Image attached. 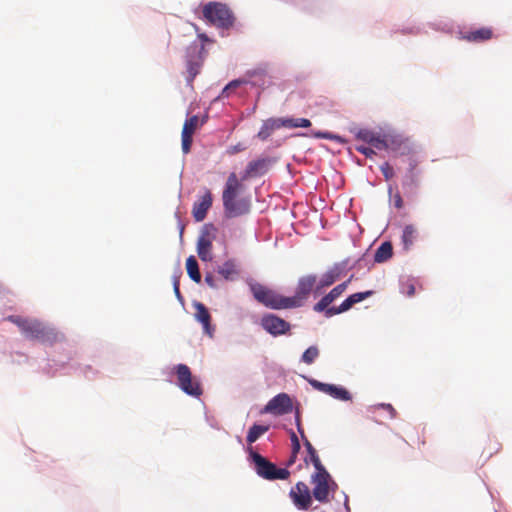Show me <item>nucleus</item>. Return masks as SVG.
I'll return each instance as SVG.
<instances>
[{"instance_id":"obj_1","label":"nucleus","mask_w":512,"mask_h":512,"mask_svg":"<svg viewBox=\"0 0 512 512\" xmlns=\"http://www.w3.org/2000/svg\"><path fill=\"white\" fill-rule=\"evenodd\" d=\"M241 188L242 184L236 173H230L222 194L225 214L229 218L238 217L247 214L250 211V201L246 198L237 197Z\"/></svg>"},{"instance_id":"obj_2","label":"nucleus","mask_w":512,"mask_h":512,"mask_svg":"<svg viewBox=\"0 0 512 512\" xmlns=\"http://www.w3.org/2000/svg\"><path fill=\"white\" fill-rule=\"evenodd\" d=\"M6 320L17 325L21 333L29 339L42 343H54L58 339L57 332L37 319L9 315Z\"/></svg>"},{"instance_id":"obj_3","label":"nucleus","mask_w":512,"mask_h":512,"mask_svg":"<svg viewBox=\"0 0 512 512\" xmlns=\"http://www.w3.org/2000/svg\"><path fill=\"white\" fill-rule=\"evenodd\" d=\"M250 291L253 297L265 307L275 310L290 309L288 297L283 296L276 291L260 283L250 284Z\"/></svg>"},{"instance_id":"obj_4","label":"nucleus","mask_w":512,"mask_h":512,"mask_svg":"<svg viewBox=\"0 0 512 512\" xmlns=\"http://www.w3.org/2000/svg\"><path fill=\"white\" fill-rule=\"evenodd\" d=\"M311 484L313 485V497L321 503L329 502L330 493H334L338 487L325 467L317 469L311 475Z\"/></svg>"},{"instance_id":"obj_5","label":"nucleus","mask_w":512,"mask_h":512,"mask_svg":"<svg viewBox=\"0 0 512 512\" xmlns=\"http://www.w3.org/2000/svg\"><path fill=\"white\" fill-rule=\"evenodd\" d=\"M203 18L219 28H229L234 23V15L227 5L209 2L203 6Z\"/></svg>"},{"instance_id":"obj_6","label":"nucleus","mask_w":512,"mask_h":512,"mask_svg":"<svg viewBox=\"0 0 512 512\" xmlns=\"http://www.w3.org/2000/svg\"><path fill=\"white\" fill-rule=\"evenodd\" d=\"M250 457L255 465L256 473L267 480H285L290 472L285 468H277L275 464L267 460L257 452L251 451Z\"/></svg>"},{"instance_id":"obj_7","label":"nucleus","mask_w":512,"mask_h":512,"mask_svg":"<svg viewBox=\"0 0 512 512\" xmlns=\"http://www.w3.org/2000/svg\"><path fill=\"white\" fill-rule=\"evenodd\" d=\"M177 383L180 389L187 395L199 397L202 395L203 390L200 382L191 373L190 368L185 364H178L174 368Z\"/></svg>"},{"instance_id":"obj_8","label":"nucleus","mask_w":512,"mask_h":512,"mask_svg":"<svg viewBox=\"0 0 512 512\" xmlns=\"http://www.w3.org/2000/svg\"><path fill=\"white\" fill-rule=\"evenodd\" d=\"M317 277L316 275H306L300 277L296 286L295 295L288 297L289 307L296 308L303 305L307 300L313 289H316Z\"/></svg>"},{"instance_id":"obj_9","label":"nucleus","mask_w":512,"mask_h":512,"mask_svg":"<svg viewBox=\"0 0 512 512\" xmlns=\"http://www.w3.org/2000/svg\"><path fill=\"white\" fill-rule=\"evenodd\" d=\"M203 50V47L198 49L197 46H191L188 48L186 59V81L190 86H192L193 80L200 73L203 64Z\"/></svg>"},{"instance_id":"obj_10","label":"nucleus","mask_w":512,"mask_h":512,"mask_svg":"<svg viewBox=\"0 0 512 512\" xmlns=\"http://www.w3.org/2000/svg\"><path fill=\"white\" fill-rule=\"evenodd\" d=\"M289 496L299 510H308L312 504L311 491L306 483L300 481L297 482L294 487L291 488Z\"/></svg>"},{"instance_id":"obj_11","label":"nucleus","mask_w":512,"mask_h":512,"mask_svg":"<svg viewBox=\"0 0 512 512\" xmlns=\"http://www.w3.org/2000/svg\"><path fill=\"white\" fill-rule=\"evenodd\" d=\"M260 324L266 332L275 337L286 334L291 328L290 323L274 314L264 315Z\"/></svg>"},{"instance_id":"obj_12","label":"nucleus","mask_w":512,"mask_h":512,"mask_svg":"<svg viewBox=\"0 0 512 512\" xmlns=\"http://www.w3.org/2000/svg\"><path fill=\"white\" fill-rule=\"evenodd\" d=\"M293 409L291 398L286 393H280L273 397L263 408L261 413L284 415Z\"/></svg>"},{"instance_id":"obj_13","label":"nucleus","mask_w":512,"mask_h":512,"mask_svg":"<svg viewBox=\"0 0 512 512\" xmlns=\"http://www.w3.org/2000/svg\"><path fill=\"white\" fill-rule=\"evenodd\" d=\"M199 124V118L196 115H193L186 119L184 122L181 139H182V151L184 154H188L191 150V145L193 142V134L196 131Z\"/></svg>"},{"instance_id":"obj_14","label":"nucleus","mask_w":512,"mask_h":512,"mask_svg":"<svg viewBox=\"0 0 512 512\" xmlns=\"http://www.w3.org/2000/svg\"><path fill=\"white\" fill-rule=\"evenodd\" d=\"M342 264L336 263L331 268H329L317 282L316 293H319L322 289L327 288L334 284L343 273Z\"/></svg>"},{"instance_id":"obj_15","label":"nucleus","mask_w":512,"mask_h":512,"mask_svg":"<svg viewBox=\"0 0 512 512\" xmlns=\"http://www.w3.org/2000/svg\"><path fill=\"white\" fill-rule=\"evenodd\" d=\"M212 201L211 192L206 190L200 199L194 203L192 214L197 222H201L206 218L207 212L212 206Z\"/></svg>"},{"instance_id":"obj_16","label":"nucleus","mask_w":512,"mask_h":512,"mask_svg":"<svg viewBox=\"0 0 512 512\" xmlns=\"http://www.w3.org/2000/svg\"><path fill=\"white\" fill-rule=\"evenodd\" d=\"M267 169H268V160L267 159L261 158V159L250 161L246 166V169L242 176V180L261 176L266 173Z\"/></svg>"},{"instance_id":"obj_17","label":"nucleus","mask_w":512,"mask_h":512,"mask_svg":"<svg viewBox=\"0 0 512 512\" xmlns=\"http://www.w3.org/2000/svg\"><path fill=\"white\" fill-rule=\"evenodd\" d=\"M493 30L489 27H481L479 29L462 33L461 38L468 42H484L492 39Z\"/></svg>"},{"instance_id":"obj_18","label":"nucleus","mask_w":512,"mask_h":512,"mask_svg":"<svg viewBox=\"0 0 512 512\" xmlns=\"http://www.w3.org/2000/svg\"><path fill=\"white\" fill-rule=\"evenodd\" d=\"M298 431L301 435V438L304 440V445L308 452V457L305 459L306 462L311 461L313 466L315 467V470L324 468L323 464L321 463V460L315 450V448L312 446L310 441L306 438L303 429L301 428L300 422L297 423Z\"/></svg>"},{"instance_id":"obj_19","label":"nucleus","mask_w":512,"mask_h":512,"mask_svg":"<svg viewBox=\"0 0 512 512\" xmlns=\"http://www.w3.org/2000/svg\"><path fill=\"white\" fill-rule=\"evenodd\" d=\"M195 318L199 321L204 328V331L211 335V316L206 306L200 302L194 304Z\"/></svg>"},{"instance_id":"obj_20","label":"nucleus","mask_w":512,"mask_h":512,"mask_svg":"<svg viewBox=\"0 0 512 512\" xmlns=\"http://www.w3.org/2000/svg\"><path fill=\"white\" fill-rule=\"evenodd\" d=\"M395 143L396 141L393 136L376 133L369 145L378 150H386L391 148Z\"/></svg>"},{"instance_id":"obj_21","label":"nucleus","mask_w":512,"mask_h":512,"mask_svg":"<svg viewBox=\"0 0 512 512\" xmlns=\"http://www.w3.org/2000/svg\"><path fill=\"white\" fill-rule=\"evenodd\" d=\"M212 242L208 237H200L197 243V253L202 261L212 260Z\"/></svg>"},{"instance_id":"obj_22","label":"nucleus","mask_w":512,"mask_h":512,"mask_svg":"<svg viewBox=\"0 0 512 512\" xmlns=\"http://www.w3.org/2000/svg\"><path fill=\"white\" fill-rule=\"evenodd\" d=\"M324 393L330 395L331 397L342 400V401H349L351 400V394L348 390L341 386H336L333 384H327L324 390Z\"/></svg>"},{"instance_id":"obj_23","label":"nucleus","mask_w":512,"mask_h":512,"mask_svg":"<svg viewBox=\"0 0 512 512\" xmlns=\"http://www.w3.org/2000/svg\"><path fill=\"white\" fill-rule=\"evenodd\" d=\"M393 255L392 244L388 241L383 242L376 250L374 255V261L377 263H383L390 259Z\"/></svg>"},{"instance_id":"obj_24","label":"nucleus","mask_w":512,"mask_h":512,"mask_svg":"<svg viewBox=\"0 0 512 512\" xmlns=\"http://www.w3.org/2000/svg\"><path fill=\"white\" fill-rule=\"evenodd\" d=\"M417 238V229L414 225H406L403 229L402 244L405 250H409Z\"/></svg>"},{"instance_id":"obj_25","label":"nucleus","mask_w":512,"mask_h":512,"mask_svg":"<svg viewBox=\"0 0 512 512\" xmlns=\"http://www.w3.org/2000/svg\"><path fill=\"white\" fill-rule=\"evenodd\" d=\"M186 270L188 276L196 283L201 281V274L196 258L191 255L186 260Z\"/></svg>"},{"instance_id":"obj_26","label":"nucleus","mask_w":512,"mask_h":512,"mask_svg":"<svg viewBox=\"0 0 512 512\" xmlns=\"http://www.w3.org/2000/svg\"><path fill=\"white\" fill-rule=\"evenodd\" d=\"M419 184L418 174L415 171V165H411L408 173L403 180V188L412 192Z\"/></svg>"},{"instance_id":"obj_27","label":"nucleus","mask_w":512,"mask_h":512,"mask_svg":"<svg viewBox=\"0 0 512 512\" xmlns=\"http://www.w3.org/2000/svg\"><path fill=\"white\" fill-rule=\"evenodd\" d=\"M218 273L226 280H232L238 274L237 266L233 260H228L218 269Z\"/></svg>"},{"instance_id":"obj_28","label":"nucleus","mask_w":512,"mask_h":512,"mask_svg":"<svg viewBox=\"0 0 512 512\" xmlns=\"http://www.w3.org/2000/svg\"><path fill=\"white\" fill-rule=\"evenodd\" d=\"M269 430L268 425H257L254 424L252 427H250L246 440L249 444L254 443L257 441L263 434H265Z\"/></svg>"},{"instance_id":"obj_29","label":"nucleus","mask_w":512,"mask_h":512,"mask_svg":"<svg viewBox=\"0 0 512 512\" xmlns=\"http://www.w3.org/2000/svg\"><path fill=\"white\" fill-rule=\"evenodd\" d=\"M353 306L352 304V301L349 297H347L342 303L340 306L338 307H330L329 309L326 310V317L329 318V317H332L334 315H337V314H340V313H343V312H346L348 311L351 307Z\"/></svg>"},{"instance_id":"obj_30","label":"nucleus","mask_w":512,"mask_h":512,"mask_svg":"<svg viewBox=\"0 0 512 512\" xmlns=\"http://www.w3.org/2000/svg\"><path fill=\"white\" fill-rule=\"evenodd\" d=\"M335 300L336 298H334V296L329 292L314 305L313 309L316 312H324L326 314V310L330 308L329 305Z\"/></svg>"},{"instance_id":"obj_31","label":"nucleus","mask_w":512,"mask_h":512,"mask_svg":"<svg viewBox=\"0 0 512 512\" xmlns=\"http://www.w3.org/2000/svg\"><path fill=\"white\" fill-rule=\"evenodd\" d=\"M319 356V349L317 346H310L307 348L304 353L302 354L301 360L310 365L312 364L315 359Z\"/></svg>"},{"instance_id":"obj_32","label":"nucleus","mask_w":512,"mask_h":512,"mask_svg":"<svg viewBox=\"0 0 512 512\" xmlns=\"http://www.w3.org/2000/svg\"><path fill=\"white\" fill-rule=\"evenodd\" d=\"M311 126V121L306 118H286V128H307Z\"/></svg>"},{"instance_id":"obj_33","label":"nucleus","mask_w":512,"mask_h":512,"mask_svg":"<svg viewBox=\"0 0 512 512\" xmlns=\"http://www.w3.org/2000/svg\"><path fill=\"white\" fill-rule=\"evenodd\" d=\"M375 134L376 132L371 131L369 129H360L356 133V139L369 144Z\"/></svg>"},{"instance_id":"obj_34","label":"nucleus","mask_w":512,"mask_h":512,"mask_svg":"<svg viewBox=\"0 0 512 512\" xmlns=\"http://www.w3.org/2000/svg\"><path fill=\"white\" fill-rule=\"evenodd\" d=\"M267 124L269 125V129L274 131L276 129H280L282 127L286 128V118H274V119H268Z\"/></svg>"},{"instance_id":"obj_35","label":"nucleus","mask_w":512,"mask_h":512,"mask_svg":"<svg viewBox=\"0 0 512 512\" xmlns=\"http://www.w3.org/2000/svg\"><path fill=\"white\" fill-rule=\"evenodd\" d=\"M351 279H348L346 282H343L337 286H335L331 291H330V294H332L334 296V298H339L343 293L344 291L346 290L347 286H348V283L350 282Z\"/></svg>"},{"instance_id":"obj_36","label":"nucleus","mask_w":512,"mask_h":512,"mask_svg":"<svg viewBox=\"0 0 512 512\" xmlns=\"http://www.w3.org/2000/svg\"><path fill=\"white\" fill-rule=\"evenodd\" d=\"M371 294H372V291L358 292V293H354V294L350 295L349 298L351 299L352 304L354 305L356 303H359V302L365 300Z\"/></svg>"},{"instance_id":"obj_37","label":"nucleus","mask_w":512,"mask_h":512,"mask_svg":"<svg viewBox=\"0 0 512 512\" xmlns=\"http://www.w3.org/2000/svg\"><path fill=\"white\" fill-rule=\"evenodd\" d=\"M269 125L267 124V122L265 121L262 125V127L260 128L258 134H257V137L264 141L266 139H268L270 137V135L272 134V130L269 129Z\"/></svg>"},{"instance_id":"obj_38","label":"nucleus","mask_w":512,"mask_h":512,"mask_svg":"<svg viewBox=\"0 0 512 512\" xmlns=\"http://www.w3.org/2000/svg\"><path fill=\"white\" fill-rule=\"evenodd\" d=\"M380 169L386 180H390L394 177V169L388 162L383 163Z\"/></svg>"},{"instance_id":"obj_39","label":"nucleus","mask_w":512,"mask_h":512,"mask_svg":"<svg viewBox=\"0 0 512 512\" xmlns=\"http://www.w3.org/2000/svg\"><path fill=\"white\" fill-rule=\"evenodd\" d=\"M355 149H356V151H358L359 153L365 155L368 158H371V157H373L376 154L372 147H368V146H366L364 144L356 145Z\"/></svg>"},{"instance_id":"obj_40","label":"nucleus","mask_w":512,"mask_h":512,"mask_svg":"<svg viewBox=\"0 0 512 512\" xmlns=\"http://www.w3.org/2000/svg\"><path fill=\"white\" fill-rule=\"evenodd\" d=\"M402 293L406 294L407 296L411 297L415 294V285L411 281H406L402 283L401 287Z\"/></svg>"},{"instance_id":"obj_41","label":"nucleus","mask_w":512,"mask_h":512,"mask_svg":"<svg viewBox=\"0 0 512 512\" xmlns=\"http://www.w3.org/2000/svg\"><path fill=\"white\" fill-rule=\"evenodd\" d=\"M290 438H291V442H292L293 454H298L301 446H300L299 439H298L297 435L295 434V432L291 431Z\"/></svg>"},{"instance_id":"obj_42","label":"nucleus","mask_w":512,"mask_h":512,"mask_svg":"<svg viewBox=\"0 0 512 512\" xmlns=\"http://www.w3.org/2000/svg\"><path fill=\"white\" fill-rule=\"evenodd\" d=\"M246 149V146L243 143H237L236 145L230 146L227 149V153L229 155H235L237 153H240Z\"/></svg>"},{"instance_id":"obj_43","label":"nucleus","mask_w":512,"mask_h":512,"mask_svg":"<svg viewBox=\"0 0 512 512\" xmlns=\"http://www.w3.org/2000/svg\"><path fill=\"white\" fill-rule=\"evenodd\" d=\"M239 85H240V81H238V80H234V81L230 82V83H229V84H228V85L223 89V91H222V95H226V96H228V92H229V90L234 89V88L238 87Z\"/></svg>"},{"instance_id":"obj_44","label":"nucleus","mask_w":512,"mask_h":512,"mask_svg":"<svg viewBox=\"0 0 512 512\" xmlns=\"http://www.w3.org/2000/svg\"><path fill=\"white\" fill-rule=\"evenodd\" d=\"M378 407L387 410L390 413L391 418H395L397 415L396 410L394 409V407L391 404L383 403V404H380Z\"/></svg>"},{"instance_id":"obj_45","label":"nucleus","mask_w":512,"mask_h":512,"mask_svg":"<svg viewBox=\"0 0 512 512\" xmlns=\"http://www.w3.org/2000/svg\"><path fill=\"white\" fill-rule=\"evenodd\" d=\"M393 202H394V206L397 208V209H401L403 207V199L400 195V193H396L394 196H393Z\"/></svg>"},{"instance_id":"obj_46","label":"nucleus","mask_w":512,"mask_h":512,"mask_svg":"<svg viewBox=\"0 0 512 512\" xmlns=\"http://www.w3.org/2000/svg\"><path fill=\"white\" fill-rule=\"evenodd\" d=\"M310 383H311V385L315 389H317V390H319V391L324 393V390H325V387H326L327 383H322V382H319L317 380H311Z\"/></svg>"},{"instance_id":"obj_47","label":"nucleus","mask_w":512,"mask_h":512,"mask_svg":"<svg viewBox=\"0 0 512 512\" xmlns=\"http://www.w3.org/2000/svg\"><path fill=\"white\" fill-rule=\"evenodd\" d=\"M173 289H174V293L177 296V298L181 299L182 296H181V292H180V288H179V279L177 277L174 278Z\"/></svg>"},{"instance_id":"obj_48","label":"nucleus","mask_w":512,"mask_h":512,"mask_svg":"<svg viewBox=\"0 0 512 512\" xmlns=\"http://www.w3.org/2000/svg\"><path fill=\"white\" fill-rule=\"evenodd\" d=\"M313 136L320 139H332V135L328 132H315L313 133Z\"/></svg>"},{"instance_id":"obj_49","label":"nucleus","mask_w":512,"mask_h":512,"mask_svg":"<svg viewBox=\"0 0 512 512\" xmlns=\"http://www.w3.org/2000/svg\"><path fill=\"white\" fill-rule=\"evenodd\" d=\"M205 282L210 286V287H215V283H214V277L212 274H207L205 276Z\"/></svg>"},{"instance_id":"obj_50","label":"nucleus","mask_w":512,"mask_h":512,"mask_svg":"<svg viewBox=\"0 0 512 512\" xmlns=\"http://www.w3.org/2000/svg\"><path fill=\"white\" fill-rule=\"evenodd\" d=\"M296 457H297V454H293L292 453V455H291V457H290V459L288 461V465H292L295 462Z\"/></svg>"},{"instance_id":"obj_51","label":"nucleus","mask_w":512,"mask_h":512,"mask_svg":"<svg viewBox=\"0 0 512 512\" xmlns=\"http://www.w3.org/2000/svg\"><path fill=\"white\" fill-rule=\"evenodd\" d=\"M199 37H200L201 39H203V40H206V39H207V37H206V35H205V34H201V35H199Z\"/></svg>"}]
</instances>
